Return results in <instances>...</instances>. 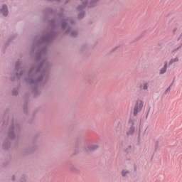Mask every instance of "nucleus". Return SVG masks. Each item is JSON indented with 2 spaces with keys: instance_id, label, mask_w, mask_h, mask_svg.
Masks as SVG:
<instances>
[{
  "instance_id": "nucleus-16",
  "label": "nucleus",
  "mask_w": 182,
  "mask_h": 182,
  "mask_svg": "<svg viewBox=\"0 0 182 182\" xmlns=\"http://www.w3.org/2000/svg\"><path fill=\"white\" fill-rule=\"evenodd\" d=\"M127 174H129V171L128 170L123 169L122 171V177H126V176H127Z\"/></svg>"
},
{
  "instance_id": "nucleus-27",
  "label": "nucleus",
  "mask_w": 182,
  "mask_h": 182,
  "mask_svg": "<svg viewBox=\"0 0 182 182\" xmlns=\"http://www.w3.org/2000/svg\"><path fill=\"white\" fill-rule=\"evenodd\" d=\"M149 113H150V107H149V109H148V112H147V114H146V117H147V116H149Z\"/></svg>"
},
{
  "instance_id": "nucleus-14",
  "label": "nucleus",
  "mask_w": 182,
  "mask_h": 182,
  "mask_svg": "<svg viewBox=\"0 0 182 182\" xmlns=\"http://www.w3.org/2000/svg\"><path fill=\"white\" fill-rule=\"evenodd\" d=\"M149 82H143L142 85H140L141 89H142V90H148L149 89Z\"/></svg>"
},
{
  "instance_id": "nucleus-21",
  "label": "nucleus",
  "mask_w": 182,
  "mask_h": 182,
  "mask_svg": "<svg viewBox=\"0 0 182 182\" xmlns=\"http://www.w3.org/2000/svg\"><path fill=\"white\" fill-rule=\"evenodd\" d=\"M182 47V43L178 46L177 48H176L175 49L173 50L172 52H177V50H179V49Z\"/></svg>"
},
{
  "instance_id": "nucleus-29",
  "label": "nucleus",
  "mask_w": 182,
  "mask_h": 182,
  "mask_svg": "<svg viewBox=\"0 0 182 182\" xmlns=\"http://www.w3.org/2000/svg\"><path fill=\"white\" fill-rule=\"evenodd\" d=\"M12 181H15V176H13V177H12Z\"/></svg>"
},
{
  "instance_id": "nucleus-10",
  "label": "nucleus",
  "mask_w": 182,
  "mask_h": 182,
  "mask_svg": "<svg viewBox=\"0 0 182 182\" xmlns=\"http://www.w3.org/2000/svg\"><path fill=\"white\" fill-rule=\"evenodd\" d=\"M121 145L122 147H123L124 151H125V153H130V150H132V145L129 144L127 141H123Z\"/></svg>"
},
{
  "instance_id": "nucleus-22",
  "label": "nucleus",
  "mask_w": 182,
  "mask_h": 182,
  "mask_svg": "<svg viewBox=\"0 0 182 182\" xmlns=\"http://www.w3.org/2000/svg\"><path fill=\"white\" fill-rule=\"evenodd\" d=\"M9 146H11L10 143H7V144L4 143V144H3V147H4L5 149H8L9 147Z\"/></svg>"
},
{
  "instance_id": "nucleus-2",
  "label": "nucleus",
  "mask_w": 182,
  "mask_h": 182,
  "mask_svg": "<svg viewBox=\"0 0 182 182\" xmlns=\"http://www.w3.org/2000/svg\"><path fill=\"white\" fill-rule=\"evenodd\" d=\"M50 23L52 30L48 33V35L43 36L40 39L39 43H51V42H53V39L56 38L57 33L53 31V29L56 28V21L55 19H52L50 21Z\"/></svg>"
},
{
  "instance_id": "nucleus-9",
  "label": "nucleus",
  "mask_w": 182,
  "mask_h": 182,
  "mask_svg": "<svg viewBox=\"0 0 182 182\" xmlns=\"http://www.w3.org/2000/svg\"><path fill=\"white\" fill-rule=\"evenodd\" d=\"M68 22L70 23V25H75V20L72 18H65L63 19L62 23H61V28L62 29H66V26H68Z\"/></svg>"
},
{
  "instance_id": "nucleus-6",
  "label": "nucleus",
  "mask_w": 182,
  "mask_h": 182,
  "mask_svg": "<svg viewBox=\"0 0 182 182\" xmlns=\"http://www.w3.org/2000/svg\"><path fill=\"white\" fill-rule=\"evenodd\" d=\"M144 102L141 100H138L136 102V104L134 107L133 114L134 116H137L139 112H141V109H143Z\"/></svg>"
},
{
  "instance_id": "nucleus-12",
  "label": "nucleus",
  "mask_w": 182,
  "mask_h": 182,
  "mask_svg": "<svg viewBox=\"0 0 182 182\" xmlns=\"http://www.w3.org/2000/svg\"><path fill=\"white\" fill-rule=\"evenodd\" d=\"M0 12L2 14L3 16H8V6L4 4Z\"/></svg>"
},
{
  "instance_id": "nucleus-19",
  "label": "nucleus",
  "mask_w": 182,
  "mask_h": 182,
  "mask_svg": "<svg viewBox=\"0 0 182 182\" xmlns=\"http://www.w3.org/2000/svg\"><path fill=\"white\" fill-rule=\"evenodd\" d=\"M19 88L18 87H16V88H14L12 91V95L13 96H16V95H18V90Z\"/></svg>"
},
{
  "instance_id": "nucleus-31",
  "label": "nucleus",
  "mask_w": 182,
  "mask_h": 182,
  "mask_svg": "<svg viewBox=\"0 0 182 182\" xmlns=\"http://www.w3.org/2000/svg\"><path fill=\"white\" fill-rule=\"evenodd\" d=\"M68 2H69V0H67L66 2H65V4H68Z\"/></svg>"
},
{
  "instance_id": "nucleus-3",
  "label": "nucleus",
  "mask_w": 182,
  "mask_h": 182,
  "mask_svg": "<svg viewBox=\"0 0 182 182\" xmlns=\"http://www.w3.org/2000/svg\"><path fill=\"white\" fill-rule=\"evenodd\" d=\"M21 130V126L19 124H14V119L11 120V127L8 132V138L10 139V140H14L16 137L15 133H17Z\"/></svg>"
},
{
  "instance_id": "nucleus-32",
  "label": "nucleus",
  "mask_w": 182,
  "mask_h": 182,
  "mask_svg": "<svg viewBox=\"0 0 182 182\" xmlns=\"http://www.w3.org/2000/svg\"><path fill=\"white\" fill-rule=\"evenodd\" d=\"M138 137H140V133H139Z\"/></svg>"
},
{
  "instance_id": "nucleus-1",
  "label": "nucleus",
  "mask_w": 182,
  "mask_h": 182,
  "mask_svg": "<svg viewBox=\"0 0 182 182\" xmlns=\"http://www.w3.org/2000/svg\"><path fill=\"white\" fill-rule=\"evenodd\" d=\"M48 47L44 46L36 53V63L31 66L28 71V76L26 77V82L29 83L32 92L36 97L41 93L38 90L41 85H44L49 79V69L50 63L48 62L46 52Z\"/></svg>"
},
{
  "instance_id": "nucleus-5",
  "label": "nucleus",
  "mask_w": 182,
  "mask_h": 182,
  "mask_svg": "<svg viewBox=\"0 0 182 182\" xmlns=\"http://www.w3.org/2000/svg\"><path fill=\"white\" fill-rule=\"evenodd\" d=\"M82 1V5H80L77 7V11H82L87 6L88 8H93V6H96V4L99 2V0H91L90 4L87 6V0H81Z\"/></svg>"
},
{
  "instance_id": "nucleus-24",
  "label": "nucleus",
  "mask_w": 182,
  "mask_h": 182,
  "mask_svg": "<svg viewBox=\"0 0 182 182\" xmlns=\"http://www.w3.org/2000/svg\"><path fill=\"white\" fill-rule=\"evenodd\" d=\"M117 49H119V47H114L111 52H114V50H117Z\"/></svg>"
},
{
  "instance_id": "nucleus-7",
  "label": "nucleus",
  "mask_w": 182,
  "mask_h": 182,
  "mask_svg": "<svg viewBox=\"0 0 182 182\" xmlns=\"http://www.w3.org/2000/svg\"><path fill=\"white\" fill-rule=\"evenodd\" d=\"M15 70L16 72V76L17 79H19V77H21V76H22V75H23V73H25V70H22V68H21V62L20 61H17L16 63Z\"/></svg>"
},
{
  "instance_id": "nucleus-33",
  "label": "nucleus",
  "mask_w": 182,
  "mask_h": 182,
  "mask_svg": "<svg viewBox=\"0 0 182 182\" xmlns=\"http://www.w3.org/2000/svg\"><path fill=\"white\" fill-rule=\"evenodd\" d=\"M84 48H86V46L82 47V49H83Z\"/></svg>"
},
{
  "instance_id": "nucleus-25",
  "label": "nucleus",
  "mask_w": 182,
  "mask_h": 182,
  "mask_svg": "<svg viewBox=\"0 0 182 182\" xmlns=\"http://www.w3.org/2000/svg\"><path fill=\"white\" fill-rule=\"evenodd\" d=\"M70 27H68L67 31H65V33H68V32H70Z\"/></svg>"
},
{
  "instance_id": "nucleus-8",
  "label": "nucleus",
  "mask_w": 182,
  "mask_h": 182,
  "mask_svg": "<svg viewBox=\"0 0 182 182\" xmlns=\"http://www.w3.org/2000/svg\"><path fill=\"white\" fill-rule=\"evenodd\" d=\"M180 23L178 21L174 20L172 23V29H171V34L172 35H177L178 31H180Z\"/></svg>"
},
{
  "instance_id": "nucleus-17",
  "label": "nucleus",
  "mask_w": 182,
  "mask_h": 182,
  "mask_svg": "<svg viewBox=\"0 0 182 182\" xmlns=\"http://www.w3.org/2000/svg\"><path fill=\"white\" fill-rule=\"evenodd\" d=\"M84 17H85V11H81L77 16L78 19H82V18Z\"/></svg>"
},
{
  "instance_id": "nucleus-26",
  "label": "nucleus",
  "mask_w": 182,
  "mask_h": 182,
  "mask_svg": "<svg viewBox=\"0 0 182 182\" xmlns=\"http://www.w3.org/2000/svg\"><path fill=\"white\" fill-rule=\"evenodd\" d=\"M21 182H26V180H25V178H22Z\"/></svg>"
},
{
  "instance_id": "nucleus-18",
  "label": "nucleus",
  "mask_w": 182,
  "mask_h": 182,
  "mask_svg": "<svg viewBox=\"0 0 182 182\" xmlns=\"http://www.w3.org/2000/svg\"><path fill=\"white\" fill-rule=\"evenodd\" d=\"M70 36H72L73 38H75V37L77 36V31H73L70 33Z\"/></svg>"
},
{
  "instance_id": "nucleus-13",
  "label": "nucleus",
  "mask_w": 182,
  "mask_h": 182,
  "mask_svg": "<svg viewBox=\"0 0 182 182\" xmlns=\"http://www.w3.org/2000/svg\"><path fill=\"white\" fill-rule=\"evenodd\" d=\"M167 61L165 62L164 68H161L159 71V75H164V73H166V72H167Z\"/></svg>"
},
{
  "instance_id": "nucleus-15",
  "label": "nucleus",
  "mask_w": 182,
  "mask_h": 182,
  "mask_svg": "<svg viewBox=\"0 0 182 182\" xmlns=\"http://www.w3.org/2000/svg\"><path fill=\"white\" fill-rule=\"evenodd\" d=\"M176 62H178V57L171 58L168 63V65L171 66V65H173V63H176Z\"/></svg>"
},
{
  "instance_id": "nucleus-20",
  "label": "nucleus",
  "mask_w": 182,
  "mask_h": 182,
  "mask_svg": "<svg viewBox=\"0 0 182 182\" xmlns=\"http://www.w3.org/2000/svg\"><path fill=\"white\" fill-rule=\"evenodd\" d=\"M143 36H144V33L140 34L138 37L135 38V41H140V39H141Z\"/></svg>"
},
{
  "instance_id": "nucleus-30",
  "label": "nucleus",
  "mask_w": 182,
  "mask_h": 182,
  "mask_svg": "<svg viewBox=\"0 0 182 182\" xmlns=\"http://www.w3.org/2000/svg\"><path fill=\"white\" fill-rule=\"evenodd\" d=\"M63 15V14H60L59 16L62 17Z\"/></svg>"
},
{
  "instance_id": "nucleus-28",
  "label": "nucleus",
  "mask_w": 182,
  "mask_h": 182,
  "mask_svg": "<svg viewBox=\"0 0 182 182\" xmlns=\"http://www.w3.org/2000/svg\"><path fill=\"white\" fill-rule=\"evenodd\" d=\"M77 153H79L78 151H76V149L75 150L74 154H77Z\"/></svg>"
},
{
  "instance_id": "nucleus-4",
  "label": "nucleus",
  "mask_w": 182,
  "mask_h": 182,
  "mask_svg": "<svg viewBox=\"0 0 182 182\" xmlns=\"http://www.w3.org/2000/svg\"><path fill=\"white\" fill-rule=\"evenodd\" d=\"M136 119L134 118H129L128 122V130L126 132L127 136H133L136 130Z\"/></svg>"
},
{
  "instance_id": "nucleus-11",
  "label": "nucleus",
  "mask_w": 182,
  "mask_h": 182,
  "mask_svg": "<svg viewBox=\"0 0 182 182\" xmlns=\"http://www.w3.org/2000/svg\"><path fill=\"white\" fill-rule=\"evenodd\" d=\"M86 151H95V150H97L99 149V145L97 144H92L90 145L87 147H85Z\"/></svg>"
},
{
  "instance_id": "nucleus-23",
  "label": "nucleus",
  "mask_w": 182,
  "mask_h": 182,
  "mask_svg": "<svg viewBox=\"0 0 182 182\" xmlns=\"http://www.w3.org/2000/svg\"><path fill=\"white\" fill-rule=\"evenodd\" d=\"M173 85V82L171 84V85L166 89V90L165 91V93H167V92H170L171 89V86Z\"/></svg>"
}]
</instances>
